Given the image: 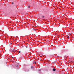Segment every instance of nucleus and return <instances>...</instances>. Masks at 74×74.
I'll return each mask as SVG.
<instances>
[{"mask_svg":"<svg viewBox=\"0 0 74 74\" xmlns=\"http://www.w3.org/2000/svg\"><path fill=\"white\" fill-rule=\"evenodd\" d=\"M12 58H14V57H12Z\"/></svg>","mask_w":74,"mask_h":74,"instance_id":"nucleus-16","label":"nucleus"},{"mask_svg":"<svg viewBox=\"0 0 74 74\" xmlns=\"http://www.w3.org/2000/svg\"><path fill=\"white\" fill-rule=\"evenodd\" d=\"M45 17V16H43L42 17V18H44V17Z\"/></svg>","mask_w":74,"mask_h":74,"instance_id":"nucleus-5","label":"nucleus"},{"mask_svg":"<svg viewBox=\"0 0 74 74\" xmlns=\"http://www.w3.org/2000/svg\"><path fill=\"white\" fill-rule=\"evenodd\" d=\"M71 34H69V36H71Z\"/></svg>","mask_w":74,"mask_h":74,"instance_id":"nucleus-6","label":"nucleus"},{"mask_svg":"<svg viewBox=\"0 0 74 74\" xmlns=\"http://www.w3.org/2000/svg\"><path fill=\"white\" fill-rule=\"evenodd\" d=\"M18 52H19V53H21L20 51H18Z\"/></svg>","mask_w":74,"mask_h":74,"instance_id":"nucleus-8","label":"nucleus"},{"mask_svg":"<svg viewBox=\"0 0 74 74\" xmlns=\"http://www.w3.org/2000/svg\"><path fill=\"white\" fill-rule=\"evenodd\" d=\"M26 47V48H27V47Z\"/></svg>","mask_w":74,"mask_h":74,"instance_id":"nucleus-15","label":"nucleus"},{"mask_svg":"<svg viewBox=\"0 0 74 74\" xmlns=\"http://www.w3.org/2000/svg\"><path fill=\"white\" fill-rule=\"evenodd\" d=\"M12 4H14V3L13 2H12Z\"/></svg>","mask_w":74,"mask_h":74,"instance_id":"nucleus-9","label":"nucleus"},{"mask_svg":"<svg viewBox=\"0 0 74 74\" xmlns=\"http://www.w3.org/2000/svg\"><path fill=\"white\" fill-rule=\"evenodd\" d=\"M69 37H70L69 36L68 37H67V38H69Z\"/></svg>","mask_w":74,"mask_h":74,"instance_id":"nucleus-10","label":"nucleus"},{"mask_svg":"<svg viewBox=\"0 0 74 74\" xmlns=\"http://www.w3.org/2000/svg\"><path fill=\"white\" fill-rule=\"evenodd\" d=\"M20 54H21V55H23V52H21Z\"/></svg>","mask_w":74,"mask_h":74,"instance_id":"nucleus-3","label":"nucleus"},{"mask_svg":"<svg viewBox=\"0 0 74 74\" xmlns=\"http://www.w3.org/2000/svg\"><path fill=\"white\" fill-rule=\"evenodd\" d=\"M35 64H36V62H35Z\"/></svg>","mask_w":74,"mask_h":74,"instance_id":"nucleus-11","label":"nucleus"},{"mask_svg":"<svg viewBox=\"0 0 74 74\" xmlns=\"http://www.w3.org/2000/svg\"><path fill=\"white\" fill-rule=\"evenodd\" d=\"M66 11H67V10H66Z\"/></svg>","mask_w":74,"mask_h":74,"instance_id":"nucleus-17","label":"nucleus"},{"mask_svg":"<svg viewBox=\"0 0 74 74\" xmlns=\"http://www.w3.org/2000/svg\"><path fill=\"white\" fill-rule=\"evenodd\" d=\"M16 66H18V65H16Z\"/></svg>","mask_w":74,"mask_h":74,"instance_id":"nucleus-12","label":"nucleus"},{"mask_svg":"<svg viewBox=\"0 0 74 74\" xmlns=\"http://www.w3.org/2000/svg\"><path fill=\"white\" fill-rule=\"evenodd\" d=\"M60 12H63V11H65L64 10H60Z\"/></svg>","mask_w":74,"mask_h":74,"instance_id":"nucleus-1","label":"nucleus"},{"mask_svg":"<svg viewBox=\"0 0 74 74\" xmlns=\"http://www.w3.org/2000/svg\"><path fill=\"white\" fill-rule=\"evenodd\" d=\"M31 69H34V67H33V66H31Z\"/></svg>","mask_w":74,"mask_h":74,"instance_id":"nucleus-4","label":"nucleus"},{"mask_svg":"<svg viewBox=\"0 0 74 74\" xmlns=\"http://www.w3.org/2000/svg\"><path fill=\"white\" fill-rule=\"evenodd\" d=\"M30 6H28V8H30Z\"/></svg>","mask_w":74,"mask_h":74,"instance_id":"nucleus-7","label":"nucleus"},{"mask_svg":"<svg viewBox=\"0 0 74 74\" xmlns=\"http://www.w3.org/2000/svg\"><path fill=\"white\" fill-rule=\"evenodd\" d=\"M54 9H55V8H54Z\"/></svg>","mask_w":74,"mask_h":74,"instance_id":"nucleus-13","label":"nucleus"},{"mask_svg":"<svg viewBox=\"0 0 74 74\" xmlns=\"http://www.w3.org/2000/svg\"><path fill=\"white\" fill-rule=\"evenodd\" d=\"M53 71H56V69H53Z\"/></svg>","mask_w":74,"mask_h":74,"instance_id":"nucleus-2","label":"nucleus"},{"mask_svg":"<svg viewBox=\"0 0 74 74\" xmlns=\"http://www.w3.org/2000/svg\"><path fill=\"white\" fill-rule=\"evenodd\" d=\"M68 11H70L69 10Z\"/></svg>","mask_w":74,"mask_h":74,"instance_id":"nucleus-14","label":"nucleus"}]
</instances>
